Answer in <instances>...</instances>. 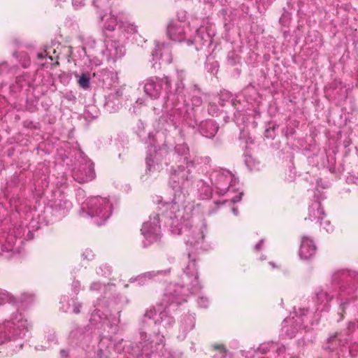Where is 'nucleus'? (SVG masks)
I'll return each instance as SVG.
<instances>
[{"label": "nucleus", "instance_id": "nucleus-1", "mask_svg": "<svg viewBox=\"0 0 358 358\" xmlns=\"http://www.w3.org/2000/svg\"><path fill=\"white\" fill-rule=\"evenodd\" d=\"M175 150L178 164L172 169L169 181L173 190V197L171 202H166L163 206L166 208V215L172 220L171 233L182 236L187 246L194 247L203 241L206 230L204 226H189V220L192 206L185 205L188 189L193 183L194 164L189 159L187 145L178 144Z\"/></svg>", "mask_w": 358, "mask_h": 358}, {"label": "nucleus", "instance_id": "nucleus-2", "mask_svg": "<svg viewBox=\"0 0 358 358\" xmlns=\"http://www.w3.org/2000/svg\"><path fill=\"white\" fill-rule=\"evenodd\" d=\"M29 327L27 320L21 313H15L10 320L0 323V345L7 341L21 340Z\"/></svg>", "mask_w": 358, "mask_h": 358}, {"label": "nucleus", "instance_id": "nucleus-3", "mask_svg": "<svg viewBox=\"0 0 358 358\" xmlns=\"http://www.w3.org/2000/svg\"><path fill=\"white\" fill-rule=\"evenodd\" d=\"M112 203L108 198L91 196L83 203L82 210L86 214L96 218V223L101 224L112 213Z\"/></svg>", "mask_w": 358, "mask_h": 358}, {"label": "nucleus", "instance_id": "nucleus-4", "mask_svg": "<svg viewBox=\"0 0 358 358\" xmlns=\"http://www.w3.org/2000/svg\"><path fill=\"white\" fill-rule=\"evenodd\" d=\"M170 85L167 77H151L145 80L143 90L147 96L152 99H156L159 97L162 90L166 91L170 88Z\"/></svg>", "mask_w": 358, "mask_h": 358}, {"label": "nucleus", "instance_id": "nucleus-5", "mask_svg": "<svg viewBox=\"0 0 358 358\" xmlns=\"http://www.w3.org/2000/svg\"><path fill=\"white\" fill-rule=\"evenodd\" d=\"M141 231L149 243L157 241L160 232L159 215L155 214L150 216V220L143 223Z\"/></svg>", "mask_w": 358, "mask_h": 358}, {"label": "nucleus", "instance_id": "nucleus-6", "mask_svg": "<svg viewBox=\"0 0 358 358\" xmlns=\"http://www.w3.org/2000/svg\"><path fill=\"white\" fill-rule=\"evenodd\" d=\"M183 286L187 289L190 290L192 293L197 292L200 289L198 280V273L195 262H190L187 266L185 271L182 276Z\"/></svg>", "mask_w": 358, "mask_h": 358}, {"label": "nucleus", "instance_id": "nucleus-7", "mask_svg": "<svg viewBox=\"0 0 358 358\" xmlns=\"http://www.w3.org/2000/svg\"><path fill=\"white\" fill-rule=\"evenodd\" d=\"M167 307L162 310V306H159L157 310L155 308L150 309L145 314V321L146 319L152 320L155 324H162L165 327H169L174 323V319L170 316L166 310Z\"/></svg>", "mask_w": 358, "mask_h": 358}, {"label": "nucleus", "instance_id": "nucleus-8", "mask_svg": "<svg viewBox=\"0 0 358 358\" xmlns=\"http://www.w3.org/2000/svg\"><path fill=\"white\" fill-rule=\"evenodd\" d=\"M236 182L237 180L228 171H224L216 174L215 185L221 194H230L234 192L235 190L234 186H235Z\"/></svg>", "mask_w": 358, "mask_h": 358}, {"label": "nucleus", "instance_id": "nucleus-9", "mask_svg": "<svg viewBox=\"0 0 358 358\" xmlns=\"http://www.w3.org/2000/svg\"><path fill=\"white\" fill-rule=\"evenodd\" d=\"M308 313V310L299 309V313H294V315L286 318L282 324V331L289 338L294 336L295 331L292 330V332H289V326H293L294 329H301L302 327H306L304 324V317H306Z\"/></svg>", "mask_w": 358, "mask_h": 358}, {"label": "nucleus", "instance_id": "nucleus-10", "mask_svg": "<svg viewBox=\"0 0 358 358\" xmlns=\"http://www.w3.org/2000/svg\"><path fill=\"white\" fill-rule=\"evenodd\" d=\"M185 22L178 20L170 22L167 28L169 37L174 41H182L186 38Z\"/></svg>", "mask_w": 358, "mask_h": 358}, {"label": "nucleus", "instance_id": "nucleus-11", "mask_svg": "<svg viewBox=\"0 0 358 358\" xmlns=\"http://www.w3.org/2000/svg\"><path fill=\"white\" fill-rule=\"evenodd\" d=\"M317 247L313 240L306 236H302L299 250V256L301 259L307 260L312 258L316 253Z\"/></svg>", "mask_w": 358, "mask_h": 358}, {"label": "nucleus", "instance_id": "nucleus-12", "mask_svg": "<svg viewBox=\"0 0 358 358\" xmlns=\"http://www.w3.org/2000/svg\"><path fill=\"white\" fill-rule=\"evenodd\" d=\"M187 292H191L190 290L187 289V287L183 285L173 290L170 286L167 293H166L164 296V301L166 303H169V306H171V303H173L180 304L182 301H186V299L183 298V296L187 294Z\"/></svg>", "mask_w": 358, "mask_h": 358}, {"label": "nucleus", "instance_id": "nucleus-13", "mask_svg": "<svg viewBox=\"0 0 358 358\" xmlns=\"http://www.w3.org/2000/svg\"><path fill=\"white\" fill-rule=\"evenodd\" d=\"M146 157L147 169L149 172L160 171L162 169V157L166 152L165 150L160 149L159 151L154 150V155L151 153L152 149L149 150Z\"/></svg>", "mask_w": 358, "mask_h": 358}, {"label": "nucleus", "instance_id": "nucleus-14", "mask_svg": "<svg viewBox=\"0 0 358 358\" xmlns=\"http://www.w3.org/2000/svg\"><path fill=\"white\" fill-rule=\"evenodd\" d=\"M152 59L155 61H162L169 64L172 61L171 50L168 45L157 43L155 50L152 52Z\"/></svg>", "mask_w": 358, "mask_h": 358}, {"label": "nucleus", "instance_id": "nucleus-15", "mask_svg": "<svg viewBox=\"0 0 358 358\" xmlns=\"http://www.w3.org/2000/svg\"><path fill=\"white\" fill-rule=\"evenodd\" d=\"M73 178L80 183H83L94 178V171L92 164L86 163L83 166L73 171Z\"/></svg>", "mask_w": 358, "mask_h": 358}, {"label": "nucleus", "instance_id": "nucleus-16", "mask_svg": "<svg viewBox=\"0 0 358 358\" xmlns=\"http://www.w3.org/2000/svg\"><path fill=\"white\" fill-rule=\"evenodd\" d=\"M324 215L323 209L321 207V203L315 201L311 203L308 208V215L306 217V220L310 221H315L318 222L320 221Z\"/></svg>", "mask_w": 358, "mask_h": 358}, {"label": "nucleus", "instance_id": "nucleus-17", "mask_svg": "<svg viewBox=\"0 0 358 358\" xmlns=\"http://www.w3.org/2000/svg\"><path fill=\"white\" fill-rule=\"evenodd\" d=\"M107 50L109 57L113 59L122 57L125 52L123 44L116 41H112L107 44Z\"/></svg>", "mask_w": 358, "mask_h": 358}, {"label": "nucleus", "instance_id": "nucleus-18", "mask_svg": "<svg viewBox=\"0 0 358 358\" xmlns=\"http://www.w3.org/2000/svg\"><path fill=\"white\" fill-rule=\"evenodd\" d=\"M218 127L213 120H208L201 124V133L207 138L213 137L217 132Z\"/></svg>", "mask_w": 358, "mask_h": 358}, {"label": "nucleus", "instance_id": "nucleus-19", "mask_svg": "<svg viewBox=\"0 0 358 358\" xmlns=\"http://www.w3.org/2000/svg\"><path fill=\"white\" fill-rule=\"evenodd\" d=\"M103 27L105 30L113 31L117 25V18L111 13H106L101 17Z\"/></svg>", "mask_w": 358, "mask_h": 358}, {"label": "nucleus", "instance_id": "nucleus-20", "mask_svg": "<svg viewBox=\"0 0 358 358\" xmlns=\"http://www.w3.org/2000/svg\"><path fill=\"white\" fill-rule=\"evenodd\" d=\"M77 82L79 86L83 90H87L90 85V73L88 72L82 73L81 74L75 73Z\"/></svg>", "mask_w": 358, "mask_h": 358}, {"label": "nucleus", "instance_id": "nucleus-21", "mask_svg": "<svg viewBox=\"0 0 358 358\" xmlns=\"http://www.w3.org/2000/svg\"><path fill=\"white\" fill-rule=\"evenodd\" d=\"M101 306L99 305L96 309L92 314L91 320L95 323L102 321L104 319L109 320L107 313L101 310Z\"/></svg>", "mask_w": 358, "mask_h": 358}, {"label": "nucleus", "instance_id": "nucleus-22", "mask_svg": "<svg viewBox=\"0 0 358 358\" xmlns=\"http://www.w3.org/2000/svg\"><path fill=\"white\" fill-rule=\"evenodd\" d=\"M211 38V34L210 33L204 34L203 31V28L200 27L196 30V34L194 38V41L196 42H203L207 41L210 40Z\"/></svg>", "mask_w": 358, "mask_h": 358}, {"label": "nucleus", "instance_id": "nucleus-23", "mask_svg": "<svg viewBox=\"0 0 358 358\" xmlns=\"http://www.w3.org/2000/svg\"><path fill=\"white\" fill-rule=\"evenodd\" d=\"M120 28L127 34H133L136 31V26L127 22H121Z\"/></svg>", "mask_w": 358, "mask_h": 358}, {"label": "nucleus", "instance_id": "nucleus-24", "mask_svg": "<svg viewBox=\"0 0 358 358\" xmlns=\"http://www.w3.org/2000/svg\"><path fill=\"white\" fill-rule=\"evenodd\" d=\"M332 298V296H329L327 292L320 290L316 293V299L320 303H328Z\"/></svg>", "mask_w": 358, "mask_h": 358}, {"label": "nucleus", "instance_id": "nucleus-25", "mask_svg": "<svg viewBox=\"0 0 358 358\" xmlns=\"http://www.w3.org/2000/svg\"><path fill=\"white\" fill-rule=\"evenodd\" d=\"M245 164L251 170H258L259 169V163L255 162L254 159L250 156L245 159Z\"/></svg>", "mask_w": 358, "mask_h": 358}, {"label": "nucleus", "instance_id": "nucleus-26", "mask_svg": "<svg viewBox=\"0 0 358 358\" xmlns=\"http://www.w3.org/2000/svg\"><path fill=\"white\" fill-rule=\"evenodd\" d=\"M185 329L186 331L192 329L194 327V318L192 316H187L184 320Z\"/></svg>", "mask_w": 358, "mask_h": 358}, {"label": "nucleus", "instance_id": "nucleus-27", "mask_svg": "<svg viewBox=\"0 0 358 358\" xmlns=\"http://www.w3.org/2000/svg\"><path fill=\"white\" fill-rule=\"evenodd\" d=\"M10 301V296L4 290L0 289V304L8 302Z\"/></svg>", "mask_w": 358, "mask_h": 358}, {"label": "nucleus", "instance_id": "nucleus-28", "mask_svg": "<svg viewBox=\"0 0 358 358\" xmlns=\"http://www.w3.org/2000/svg\"><path fill=\"white\" fill-rule=\"evenodd\" d=\"M164 337L162 335L157 336V341L155 345L156 350H159L161 348H163L164 345Z\"/></svg>", "mask_w": 358, "mask_h": 358}, {"label": "nucleus", "instance_id": "nucleus-29", "mask_svg": "<svg viewBox=\"0 0 358 358\" xmlns=\"http://www.w3.org/2000/svg\"><path fill=\"white\" fill-rule=\"evenodd\" d=\"M153 275L152 273L148 272L146 273L138 278V280L139 281V284H143L145 282V280L146 278H150L151 276Z\"/></svg>", "mask_w": 358, "mask_h": 358}, {"label": "nucleus", "instance_id": "nucleus-30", "mask_svg": "<svg viewBox=\"0 0 358 358\" xmlns=\"http://www.w3.org/2000/svg\"><path fill=\"white\" fill-rule=\"evenodd\" d=\"M323 229H324L327 232H330L333 231V227L331 226L330 222L329 220H324L321 223Z\"/></svg>", "mask_w": 358, "mask_h": 358}, {"label": "nucleus", "instance_id": "nucleus-31", "mask_svg": "<svg viewBox=\"0 0 358 358\" xmlns=\"http://www.w3.org/2000/svg\"><path fill=\"white\" fill-rule=\"evenodd\" d=\"M82 255L84 258L87 259H92L94 257L93 252L92 251V250L90 249L85 250Z\"/></svg>", "mask_w": 358, "mask_h": 358}, {"label": "nucleus", "instance_id": "nucleus-32", "mask_svg": "<svg viewBox=\"0 0 358 358\" xmlns=\"http://www.w3.org/2000/svg\"><path fill=\"white\" fill-rule=\"evenodd\" d=\"M198 303L201 307L206 308L208 305V300L206 297H200L198 300Z\"/></svg>", "mask_w": 358, "mask_h": 358}, {"label": "nucleus", "instance_id": "nucleus-33", "mask_svg": "<svg viewBox=\"0 0 358 358\" xmlns=\"http://www.w3.org/2000/svg\"><path fill=\"white\" fill-rule=\"evenodd\" d=\"M102 287V285L99 282H94L91 286L90 289L91 290H99Z\"/></svg>", "mask_w": 358, "mask_h": 358}, {"label": "nucleus", "instance_id": "nucleus-34", "mask_svg": "<svg viewBox=\"0 0 358 358\" xmlns=\"http://www.w3.org/2000/svg\"><path fill=\"white\" fill-rule=\"evenodd\" d=\"M60 1H66V0H59ZM73 6L78 8L83 5V0H72Z\"/></svg>", "mask_w": 358, "mask_h": 358}, {"label": "nucleus", "instance_id": "nucleus-35", "mask_svg": "<svg viewBox=\"0 0 358 358\" xmlns=\"http://www.w3.org/2000/svg\"><path fill=\"white\" fill-rule=\"evenodd\" d=\"M242 194H243L242 192H239L238 194H237V195H236L234 196H232L231 197V201L233 203H236V202L240 201L241 199Z\"/></svg>", "mask_w": 358, "mask_h": 358}, {"label": "nucleus", "instance_id": "nucleus-36", "mask_svg": "<svg viewBox=\"0 0 358 358\" xmlns=\"http://www.w3.org/2000/svg\"><path fill=\"white\" fill-rule=\"evenodd\" d=\"M80 304L78 303H75L73 304V312L76 314L79 313L80 311Z\"/></svg>", "mask_w": 358, "mask_h": 358}, {"label": "nucleus", "instance_id": "nucleus-37", "mask_svg": "<svg viewBox=\"0 0 358 358\" xmlns=\"http://www.w3.org/2000/svg\"><path fill=\"white\" fill-rule=\"evenodd\" d=\"M263 245H264V240H261L255 246V249L256 250H260L262 247H263Z\"/></svg>", "mask_w": 358, "mask_h": 358}, {"label": "nucleus", "instance_id": "nucleus-38", "mask_svg": "<svg viewBox=\"0 0 358 358\" xmlns=\"http://www.w3.org/2000/svg\"><path fill=\"white\" fill-rule=\"evenodd\" d=\"M47 55H48V53L45 51L44 53H43V52L38 53L37 57L39 59H43V57H46Z\"/></svg>", "mask_w": 358, "mask_h": 358}, {"label": "nucleus", "instance_id": "nucleus-39", "mask_svg": "<svg viewBox=\"0 0 358 358\" xmlns=\"http://www.w3.org/2000/svg\"><path fill=\"white\" fill-rule=\"evenodd\" d=\"M144 102H145V100L143 98H139L137 99L136 103L138 105H142L144 103Z\"/></svg>", "mask_w": 358, "mask_h": 358}, {"label": "nucleus", "instance_id": "nucleus-40", "mask_svg": "<svg viewBox=\"0 0 358 358\" xmlns=\"http://www.w3.org/2000/svg\"><path fill=\"white\" fill-rule=\"evenodd\" d=\"M63 203H64V206H65V208H66V209H69V208H71V203L70 202H68V201H63Z\"/></svg>", "mask_w": 358, "mask_h": 358}, {"label": "nucleus", "instance_id": "nucleus-41", "mask_svg": "<svg viewBox=\"0 0 358 358\" xmlns=\"http://www.w3.org/2000/svg\"><path fill=\"white\" fill-rule=\"evenodd\" d=\"M232 211L234 213V215H238V210L236 208H232Z\"/></svg>", "mask_w": 358, "mask_h": 358}, {"label": "nucleus", "instance_id": "nucleus-42", "mask_svg": "<svg viewBox=\"0 0 358 358\" xmlns=\"http://www.w3.org/2000/svg\"><path fill=\"white\" fill-rule=\"evenodd\" d=\"M270 264L272 266L273 268H275L276 267L275 264L273 263V262H270Z\"/></svg>", "mask_w": 358, "mask_h": 358}, {"label": "nucleus", "instance_id": "nucleus-43", "mask_svg": "<svg viewBox=\"0 0 358 358\" xmlns=\"http://www.w3.org/2000/svg\"><path fill=\"white\" fill-rule=\"evenodd\" d=\"M66 212H67V210H63V211H62V214L63 215H64L66 213Z\"/></svg>", "mask_w": 358, "mask_h": 358}, {"label": "nucleus", "instance_id": "nucleus-44", "mask_svg": "<svg viewBox=\"0 0 358 358\" xmlns=\"http://www.w3.org/2000/svg\"><path fill=\"white\" fill-rule=\"evenodd\" d=\"M18 345H19V348H21L22 347V343L21 342H20L18 343Z\"/></svg>", "mask_w": 358, "mask_h": 358}, {"label": "nucleus", "instance_id": "nucleus-45", "mask_svg": "<svg viewBox=\"0 0 358 358\" xmlns=\"http://www.w3.org/2000/svg\"><path fill=\"white\" fill-rule=\"evenodd\" d=\"M5 65H6L5 64H1L0 65V66H1V67H3V66H4Z\"/></svg>", "mask_w": 358, "mask_h": 358}, {"label": "nucleus", "instance_id": "nucleus-46", "mask_svg": "<svg viewBox=\"0 0 358 358\" xmlns=\"http://www.w3.org/2000/svg\"><path fill=\"white\" fill-rule=\"evenodd\" d=\"M293 358H295V357H293Z\"/></svg>", "mask_w": 358, "mask_h": 358}]
</instances>
